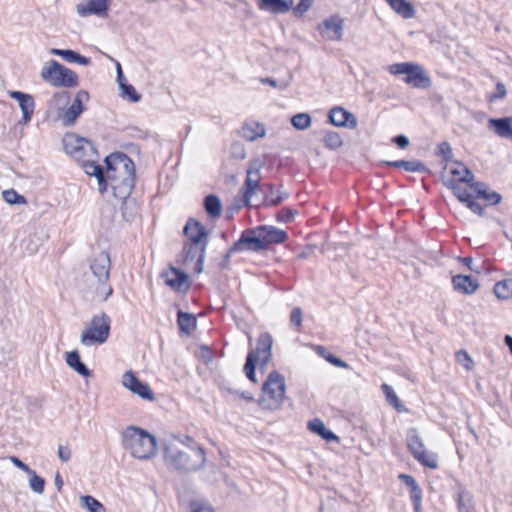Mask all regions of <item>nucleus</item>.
Instances as JSON below:
<instances>
[{
    "mask_svg": "<svg viewBox=\"0 0 512 512\" xmlns=\"http://www.w3.org/2000/svg\"><path fill=\"white\" fill-rule=\"evenodd\" d=\"M308 428L311 432L321 436L326 441H338V437L332 431L328 430L324 422L320 419L310 421Z\"/></svg>",
    "mask_w": 512,
    "mask_h": 512,
    "instance_id": "obj_34",
    "label": "nucleus"
},
{
    "mask_svg": "<svg viewBox=\"0 0 512 512\" xmlns=\"http://www.w3.org/2000/svg\"><path fill=\"white\" fill-rule=\"evenodd\" d=\"M41 77L54 87L72 88L78 84V76L56 60H50L41 69Z\"/></svg>",
    "mask_w": 512,
    "mask_h": 512,
    "instance_id": "obj_8",
    "label": "nucleus"
},
{
    "mask_svg": "<svg viewBox=\"0 0 512 512\" xmlns=\"http://www.w3.org/2000/svg\"><path fill=\"white\" fill-rule=\"evenodd\" d=\"M184 233L188 244H204L207 247L208 235L206 229L198 221L190 219L184 227Z\"/></svg>",
    "mask_w": 512,
    "mask_h": 512,
    "instance_id": "obj_16",
    "label": "nucleus"
},
{
    "mask_svg": "<svg viewBox=\"0 0 512 512\" xmlns=\"http://www.w3.org/2000/svg\"><path fill=\"white\" fill-rule=\"evenodd\" d=\"M105 185H110L115 197L126 199L135 183L133 161L123 153H113L106 157Z\"/></svg>",
    "mask_w": 512,
    "mask_h": 512,
    "instance_id": "obj_2",
    "label": "nucleus"
},
{
    "mask_svg": "<svg viewBox=\"0 0 512 512\" xmlns=\"http://www.w3.org/2000/svg\"><path fill=\"white\" fill-rule=\"evenodd\" d=\"M29 476V487L32 491L37 494H42L45 489V480L40 477L34 470L28 473Z\"/></svg>",
    "mask_w": 512,
    "mask_h": 512,
    "instance_id": "obj_42",
    "label": "nucleus"
},
{
    "mask_svg": "<svg viewBox=\"0 0 512 512\" xmlns=\"http://www.w3.org/2000/svg\"><path fill=\"white\" fill-rule=\"evenodd\" d=\"M296 211L292 209H283L278 214V220L281 222H290L294 219Z\"/></svg>",
    "mask_w": 512,
    "mask_h": 512,
    "instance_id": "obj_56",
    "label": "nucleus"
},
{
    "mask_svg": "<svg viewBox=\"0 0 512 512\" xmlns=\"http://www.w3.org/2000/svg\"><path fill=\"white\" fill-rule=\"evenodd\" d=\"M467 206L468 208L474 212L475 214H478V215H482L483 214V208L482 206L474 201L473 199H471L468 203H467Z\"/></svg>",
    "mask_w": 512,
    "mask_h": 512,
    "instance_id": "obj_63",
    "label": "nucleus"
},
{
    "mask_svg": "<svg viewBox=\"0 0 512 512\" xmlns=\"http://www.w3.org/2000/svg\"><path fill=\"white\" fill-rule=\"evenodd\" d=\"M58 457L62 462H68L72 457L71 449L66 445H58Z\"/></svg>",
    "mask_w": 512,
    "mask_h": 512,
    "instance_id": "obj_54",
    "label": "nucleus"
},
{
    "mask_svg": "<svg viewBox=\"0 0 512 512\" xmlns=\"http://www.w3.org/2000/svg\"><path fill=\"white\" fill-rule=\"evenodd\" d=\"M122 445L132 457L139 460H148L156 455L155 437L136 426H128L123 430Z\"/></svg>",
    "mask_w": 512,
    "mask_h": 512,
    "instance_id": "obj_3",
    "label": "nucleus"
},
{
    "mask_svg": "<svg viewBox=\"0 0 512 512\" xmlns=\"http://www.w3.org/2000/svg\"><path fill=\"white\" fill-rule=\"evenodd\" d=\"M314 0H300L294 8L293 13L296 17H302L312 6Z\"/></svg>",
    "mask_w": 512,
    "mask_h": 512,
    "instance_id": "obj_51",
    "label": "nucleus"
},
{
    "mask_svg": "<svg viewBox=\"0 0 512 512\" xmlns=\"http://www.w3.org/2000/svg\"><path fill=\"white\" fill-rule=\"evenodd\" d=\"M285 377L277 370L271 371L264 380L261 394L257 400L259 407L265 411H277L286 399Z\"/></svg>",
    "mask_w": 512,
    "mask_h": 512,
    "instance_id": "obj_5",
    "label": "nucleus"
},
{
    "mask_svg": "<svg viewBox=\"0 0 512 512\" xmlns=\"http://www.w3.org/2000/svg\"><path fill=\"white\" fill-rule=\"evenodd\" d=\"M49 53L52 55L60 56L62 57L66 62L68 63H77L79 65L87 66L90 64V59L80 55L79 53L73 51V50H64V49H57V48H51L49 50Z\"/></svg>",
    "mask_w": 512,
    "mask_h": 512,
    "instance_id": "obj_30",
    "label": "nucleus"
},
{
    "mask_svg": "<svg viewBox=\"0 0 512 512\" xmlns=\"http://www.w3.org/2000/svg\"><path fill=\"white\" fill-rule=\"evenodd\" d=\"M488 128L493 130L494 133L504 139L512 140V118H490L488 120Z\"/></svg>",
    "mask_w": 512,
    "mask_h": 512,
    "instance_id": "obj_22",
    "label": "nucleus"
},
{
    "mask_svg": "<svg viewBox=\"0 0 512 512\" xmlns=\"http://www.w3.org/2000/svg\"><path fill=\"white\" fill-rule=\"evenodd\" d=\"M506 95V88L504 86V84L502 83H497L496 85V93L492 96V100H495V99H503Z\"/></svg>",
    "mask_w": 512,
    "mask_h": 512,
    "instance_id": "obj_62",
    "label": "nucleus"
},
{
    "mask_svg": "<svg viewBox=\"0 0 512 512\" xmlns=\"http://www.w3.org/2000/svg\"><path fill=\"white\" fill-rule=\"evenodd\" d=\"M399 148H406L409 145V139L404 135H399L392 140Z\"/></svg>",
    "mask_w": 512,
    "mask_h": 512,
    "instance_id": "obj_61",
    "label": "nucleus"
},
{
    "mask_svg": "<svg viewBox=\"0 0 512 512\" xmlns=\"http://www.w3.org/2000/svg\"><path fill=\"white\" fill-rule=\"evenodd\" d=\"M399 479L405 482L406 485L411 487V500L413 505L416 507V494H414V491L416 490V485L413 477L406 475V474H400Z\"/></svg>",
    "mask_w": 512,
    "mask_h": 512,
    "instance_id": "obj_52",
    "label": "nucleus"
},
{
    "mask_svg": "<svg viewBox=\"0 0 512 512\" xmlns=\"http://www.w3.org/2000/svg\"><path fill=\"white\" fill-rule=\"evenodd\" d=\"M121 384L124 388L147 401H154L155 396L148 384L140 381L132 371H126L121 377Z\"/></svg>",
    "mask_w": 512,
    "mask_h": 512,
    "instance_id": "obj_15",
    "label": "nucleus"
},
{
    "mask_svg": "<svg viewBox=\"0 0 512 512\" xmlns=\"http://www.w3.org/2000/svg\"><path fill=\"white\" fill-rule=\"evenodd\" d=\"M259 231H261V237H263V243L265 248L267 249L270 244H279L283 243L287 239V233L284 230L276 228L274 226H259Z\"/></svg>",
    "mask_w": 512,
    "mask_h": 512,
    "instance_id": "obj_23",
    "label": "nucleus"
},
{
    "mask_svg": "<svg viewBox=\"0 0 512 512\" xmlns=\"http://www.w3.org/2000/svg\"><path fill=\"white\" fill-rule=\"evenodd\" d=\"M272 345L273 338L271 334L264 332L261 333L255 350H250L246 363L244 365V372L249 380L256 383L255 375V362H258L261 366H266L272 358Z\"/></svg>",
    "mask_w": 512,
    "mask_h": 512,
    "instance_id": "obj_7",
    "label": "nucleus"
},
{
    "mask_svg": "<svg viewBox=\"0 0 512 512\" xmlns=\"http://www.w3.org/2000/svg\"><path fill=\"white\" fill-rule=\"evenodd\" d=\"M110 324L108 315L104 313L95 315L82 331L81 344L89 347L105 343L110 335Z\"/></svg>",
    "mask_w": 512,
    "mask_h": 512,
    "instance_id": "obj_9",
    "label": "nucleus"
},
{
    "mask_svg": "<svg viewBox=\"0 0 512 512\" xmlns=\"http://www.w3.org/2000/svg\"><path fill=\"white\" fill-rule=\"evenodd\" d=\"M191 512H214L212 507L205 503H193Z\"/></svg>",
    "mask_w": 512,
    "mask_h": 512,
    "instance_id": "obj_59",
    "label": "nucleus"
},
{
    "mask_svg": "<svg viewBox=\"0 0 512 512\" xmlns=\"http://www.w3.org/2000/svg\"><path fill=\"white\" fill-rule=\"evenodd\" d=\"M345 19L339 13H333L318 23L316 29L325 41L339 42L343 39Z\"/></svg>",
    "mask_w": 512,
    "mask_h": 512,
    "instance_id": "obj_10",
    "label": "nucleus"
},
{
    "mask_svg": "<svg viewBox=\"0 0 512 512\" xmlns=\"http://www.w3.org/2000/svg\"><path fill=\"white\" fill-rule=\"evenodd\" d=\"M240 135L247 141H255L266 135V129L263 124L258 122L245 123L240 129Z\"/></svg>",
    "mask_w": 512,
    "mask_h": 512,
    "instance_id": "obj_28",
    "label": "nucleus"
},
{
    "mask_svg": "<svg viewBox=\"0 0 512 512\" xmlns=\"http://www.w3.org/2000/svg\"><path fill=\"white\" fill-rule=\"evenodd\" d=\"M63 146L65 152L77 161H84L86 157L95 156L96 154L90 141L73 133L64 136Z\"/></svg>",
    "mask_w": 512,
    "mask_h": 512,
    "instance_id": "obj_11",
    "label": "nucleus"
},
{
    "mask_svg": "<svg viewBox=\"0 0 512 512\" xmlns=\"http://www.w3.org/2000/svg\"><path fill=\"white\" fill-rule=\"evenodd\" d=\"M85 173L90 176H95L98 180L99 191L103 193L106 190L105 185V173L102 167L94 161V156L86 157L84 161H81Z\"/></svg>",
    "mask_w": 512,
    "mask_h": 512,
    "instance_id": "obj_27",
    "label": "nucleus"
},
{
    "mask_svg": "<svg viewBox=\"0 0 512 512\" xmlns=\"http://www.w3.org/2000/svg\"><path fill=\"white\" fill-rule=\"evenodd\" d=\"M111 260L108 252L99 251L90 259V270L92 278L89 279V287L101 300H107L113 293L109 283Z\"/></svg>",
    "mask_w": 512,
    "mask_h": 512,
    "instance_id": "obj_4",
    "label": "nucleus"
},
{
    "mask_svg": "<svg viewBox=\"0 0 512 512\" xmlns=\"http://www.w3.org/2000/svg\"><path fill=\"white\" fill-rule=\"evenodd\" d=\"M161 276L165 284L174 290L181 291L184 286H187V274L174 267L164 271Z\"/></svg>",
    "mask_w": 512,
    "mask_h": 512,
    "instance_id": "obj_21",
    "label": "nucleus"
},
{
    "mask_svg": "<svg viewBox=\"0 0 512 512\" xmlns=\"http://www.w3.org/2000/svg\"><path fill=\"white\" fill-rule=\"evenodd\" d=\"M163 458L169 467L190 472L203 466L205 452L189 437L185 440L173 438L165 442Z\"/></svg>",
    "mask_w": 512,
    "mask_h": 512,
    "instance_id": "obj_1",
    "label": "nucleus"
},
{
    "mask_svg": "<svg viewBox=\"0 0 512 512\" xmlns=\"http://www.w3.org/2000/svg\"><path fill=\"white\" fill-rule=\"evenodd\" d=\"M418 462L426 468L435 470L439 466V456L437 453L425 449L423 444L418 441Z\"/></svg>",
    "mask_w": 512,
    "mask_h": 512,
    "instance_id": "obj_29",
    "label": "nucleus"
},
{
    "mask_svg": "<svg viewBox=\"0 0 512 512\" xmlns=\"http://www.w3.org/2000/svg\"><path fill=\"white\" fill-rule=\"evenodd\" d=\"M453 288L463 294H473L479 287L476 279L468 275H455L452 277Z\"/></svg>",
    "mask_w": 512,
    "mask_h": 512,
    "instance_id": "obj_25",
    "label": "nucleus"
},
{
    "mask_svg": "<svg viewBox=\"0 0 512 512\" xmlns=\"http://www.w3.org/2000/svg\"><path fill=\"white\" fill-rule=\"evenodd\" d=\"M388 165L397 167V168H403L407 171L414 172L416 171V163L410 162V161H393V162H387Z\"/></svg>",
    "mask_w": 512,
    "mask_h": 512,
    "instance_id": "obj_53",
    "label": "nucleus"
},
{
    "mask_svg": "<svg viewBox=\"0 0 512 512\" xmlns=\"http://www.w3.org/2000/svg\"><path fill=\"white\" fill-rule=\"evenodd\" d=\"M293 6V0H258L257 7L260 10L273 14L288 12Z\"/></svg>",
    "mask_w": 512,
    "mask_h": 512,
    "instance_id": "obj_26",
    "label": "nucleus"
},
{
    "mask_svg": "<svg viewBox=\"0 0 512 512\" xmlns=\"http://www.w3.org/2000/svg\"><path fill=\"white\" fill-rule=\"evenodd\" d=\"M512 281L504 280L497 282L494 286V293L499 299H508L512 296Z\"/></svg>",
    "mask_w": 512,
    "mask_h": 512,
    "instance_id": "obj_40",
    "label": "nucleus"
},
{
    "mask_svg": "<svg viewBox=\"0 0 512 512\" xmlns=\"http://www.w3.org/2000/svg\"><path fill=\"white\" fill-rule=\"evenodd\" d=\"M10 461L20 470L24 471L25 473H29L32 469L26 465L24 462H22L19 458L15 456L10 457Z\"/></svg>",
    "mask_w": 512,
    "mask_h": 512,
    "instance_id": "obj_58",
    "label": "nucleus"
},
{
    "mask_svg": "<svg viewBox=\"0 0 512 512\" xmlns=\"http://www.w3.org/2000/svg\"><path fill=\"white\" fill-rule=\"evenodd\" d=\"M445 185L453 190L454 195L459 201L467 204L472 199L471 194L461 184L455 183V181H445Z\"/></svg>",
    "mask_w": 512,
    "mask_h": 512,
    "instance_id": "obj_39",
    "label": "nucleus"
},
{
    "mask_svg": "<svg viewBox=\"0 0 512 512\" xmlns=\"http://www.w3.org/2000/svg\"><path fill=\"white\" fill-rule=\"evenodd\" d=\"M200 358L204 363H209L212 361V352L208 347H201L200 348Z\"/></svg>",
    "mask_w": 512,
    "mask_h": 512,
    "instance_id": "obj_60",
    "label": "nucleus"
},
{
    "mask_svg": "<svg viewBox=\"0 0 512 512\" xmlns=\"http://www.w3.org/2000/svg\"><path fill=\"white\" fill-rule=\"evenodd\" d=\"M436 154L441 157L444 161H449L452 156V148L448 142H441L437 146Z\"/></svg>",
    "mask_w": 512,
    "mask_h": 512,
    "instance_id": "obj_49",
    "label": "nucleus"
},
{
    "mask_svg": "<svg viewBox=\"0 0 512 512\" xmlns=\"http://www.w3.org/2000/svg\"><path fill=\"white\" fill-rule=\"evenodd\" d=\"M451 177L445 181H455V183L470 184L474 180V175L470 169H468L463 163L453 162L447 167Z\"/></svg>",
    "mask_w": 512,
    "mask_h": 512,
    "instance_id": "obj_20",
    "label": "nucleus"
},
{
    "mask_svg": "<svg viewBox=\"0 0 512 512\" xmlns=\"http://www.w3.org/2000/svg\"><path fill=\"white\" fill-rule=\"evenodd\" d=\"M80 504L81 507L87 510L88 512H106V509L103 506V504L90 495L81 496Z\"/></svg>",
    "mask_w": 512,
    "mask_h": 512,
    "instance_id": "obj_37",
    "label": "nucleus"
},
{
    "mask_svg": "<svg viewBox=\"0 0 512 512\" xmlns=\"http://www.w3.org/2000/svg\"><path fill=\"white\" fill-rule=\"evenodd\" d=\"M314 350L318 355L324 357L329 363L333 364L334 366L341 367V368L347 367V364L343 360L335 357L334 355H332L330 353H327V351L324 347L315 346Z\"/></svg>",
    "mask_w": 512,
    "mask_h": 512,
    "instance_id": "obj_45",
    "label": "nucleus"
},
{
    "mask_svg": "<svg viewBox=\"0 0 512 512\" xmlns=\"http://www.w3.org/2000/svg\"><path fill=\"white\" fill-rule=\"evenodd\" d=\"M457 362L462 365L466 370H471L473 366V360L465 350H460L456 353Z\"/></svg>",
    "mask_w": 512,
    "mask_h": 512,
    "instance_id": "obj_50",
    "label": "nucleus"
},
{
    "mask_svg": "<svg viewBox=\"0 0 512 512\" xmlns=\"http://www.w3.org/2000/svg\"><path fill=\"white\" fill-rule=\"evenodd\" d=\"M9 96L19 103L24 123H29L35 108L34 98L30 94L20 91H9Z\"/></svg>",
    "mask_w": 512,
    "mask_h": 512,
    "instance_id": "obj_18",
    "label": "nucleus"
},
{
    "mask_svg": "<svg viewBox=\"0 0 512 512\" xmlns=\"http://www.w3.org/2000/svg\"><path fill=\"white\" fill-rule=\"evenodd\" d=\"M89 98L88 92L80 90L76 93L75 98L71 105L67 108H61V105H65L69 102L70 96L67 92H59L54 94L51 103L56 106L59 110L58 117L62 121L64 126L73 125L77 118L84 111L83 103Z\"/></svg>",
    "mask_w": 512,
    "mask_h": 512,
    "instance_id": "obj_6",
    "label": "nucleus"
},
{
    "mask_svg": "<svg viewBox=\"0 0 512 512\" xmlns=\"http://www.w3.org/2000/svg\"><path fill=\"white\" fill-rule=\"evenodd\" d=\"M236 395L248 402H253L255 399L253 395L250 392L243 391V392H236Z\"/></svg>",
    "mask_w": 512,
    "mask_h": 512,
    "instance_id": "obj_64",
    "label": "nucleus"
},
{
    "mask_svg": "<svg viewBox=\"0 0 512 512\" xmlns=\"http://www.w3.org/2000/svg\"><path fill=\"white\" fill-rule=\"evenodd\" d=\"M290 322L295 324L297 327L301 326L302 323V311L300 308L296 307L292 310L290 314Z\"/></svg>",
    "mask_w": 512,
    "mask_h": 512,
    "instance_id": "obj_57",
    "label": "nucleus"
},
{
    "mask_svg": "<svg viewBox=\"0 0 512 512\" xmlns=\"http://www.w3.org/2000/svg\"><path fill=\"white\" fill-rule=\"evenodd\" d=\"M261 168L262 163L259 160H253L249 163L243 192V201L245 205H250L252 197L255 195L259 187V182L261 180Z\"/></svg>",
    "mask_w": 512,
    "mask_h": 512,
    "instance_id": "obj_14",
    "label": "nucleus"
},
{
    "mask_svg": "<svg viewBox=\"0 0 512 512\" xmlns=\"http://www.w3.org/2000/svg\"><path fill=\"white\" fill-rule=\"evenodd\" d=\"M474 191L477 193L478 197L483 198L491 205H497L501 202L502 196L495 191H488L486 186L482 182H477L472 184Z\"/></svg>",
    "mask_w": 512,
    "mask_h": 512,
    "instance_id": "obj_33",
    "label": "nucleus"
},
{
    "mask_svg": "<svg viewBox=\"0 0 512 512\" xmlns=\"http://www.w3.org/2000/svg\"><path fill=\"white\" fill-rule=\"evenodd\" d=\"M4 201L10 205H25L27 203L26 198L23 195L17 193L14 189H7L2 192Z\"/></svg>",
    "mask_w": 512,
    "mask_h": 512,
    "instance_id": "obj_43",
    "label": "nucleus"
},
{
    "mask_svg": "<svg viewBox=\"0 0 512 512\" xmlns=\"http://www.w3.org/2000/svg\"><path fill=\"white\" fill-rule=\"evenodd\" d=\"M381 389L385 395V398L387 400V402L393 406L398 412H403L405 411V408L403 407V405L401 404V402L399 401L395 391L393 390V388L391 386H389L388 384H383L381 386Z\"/></svg>",
    "mask_w": 512,
    "mask_h": 512,
    "instance_id": "obj_38",
    "label": "nucleus"
},
{
    "mask_svg": "<svg viewBox=\"0 0 512 512\" xmlns=\"http://www.w3.org/2000/svg\"><path fill=\"white\" fill-rule=\"evenodd\" d=\"M204 206L206 212L212 218H217L220 216L222 211V205L220 199L215 195H209L205 198Z\"/></svg>",
    "mask_w": 512,
    "mask_h": 512,
    "instance_id": "obj_35",
    "label": "nucleus"
},
{
    "mask_svg": "<svg viewBox=\"0 0 512 512\" xmlns=\"http://www.w3.org/2000/svg\"><path fill=\"white\" fill-rule=\"evenodd\" d=\"M288 198V193L280 190L271 189L270 193L266 198V204L269 206H276L282 203L284 200Z\"/></svg>",
    "mask_w": 512,
    "mask_h": 512,
    "instance_id": "obj_46",
    "label": "nucleus"
},
{
    "mask_svg": "<svg viewBox=\"0 0 512 512\" xmlns=\"http://www.w3.org/2000/svg\"><path fill=\"white\" fill-rule=\"evenodd\" d=\"M205 251L206 247L204 244L186 243L182 253V263L186 269L200 274L203 271Z\"/></svg>",
    "mask_w": 512,
    "mask_h": 512,
    "instance_id": "obj_12",
    "label": "nucleus"
},
{
    "mask_svg": "<svg viewBox=\"0 0 512 512\" xmlns=\"http://www.w3.org/2000/svg\"><path fill=\"white\" fill-rule=\"evenodd\" d=\"M330 122L338 127L348 126L349 128L357 127V119L355 116L341 107H334L329 112Z\"/></svg>",
    "mask_w": 512,
    "mask_h": 512,
    "instance_id": "obj_19",
    "label": "nucleus"
},
{
    "mask_svg": "<svg viewBox=\"0 0 512 512\" xmlns=\"http://www.w3.org/2000/svg\"><path fill=\"white\" fill-rule=\"evenodd\" d=\"M110 0H84L79 3L76 7L77 13L81 17H87L89 15H106L109 7Z\"/></svg>",
    "mask_w": 512,
    "mask_h": 512,
    "instance_id": "obj_17",
    "label": "nucleus"
},
{
    "mask_svg": "<svg viewBox=\"0 0 512 512\" xmlns=\"http://www.w3.org/2000/svg\"><path fill=\"white\" fill-rule=\"evenodd\" d=\"M120 91L121 97L127 99L130 102H138L141 98L140 94L136 91V89L128 83L122 85Z\"/></svg>",
    "mask_w": 512,
    "mask_h": 512,
    "instance_id": "obj_47",
    "label": "nucleus"
},
{
    "mask_svg": "<svg viewBox=\"0 0 512 512\" xmlns=\"http://www.w3.org/2000/svg\"><path fill=\"white\" fill-rule=\"evenodd\" d=\"M312 119L307 113H298L291 118V124L297 130H306L311 126Z\"/></svg>",
    "mask_w": 512,
    "mask_h": 512,
    "instance_id": "obj_41",
    "label": "nucleus"
},
{
    "mask_svg": "<svg viewBox=\"0 0 512 512\" xmlns=\"http://www.w3.org/2000/svg\"><path fill=\"white\" fill-rule=\"evenodd\" d=\"M430 83V78L426 75L425 71L418 66V88L429 87Z\"/></svg>",
    "mask_w": 512,
    "mask_h": 512,
    "instance_id": "obj_55",
    "label": "nucleus"
},
{
    "mask_svg": "<svg viewBox=\"0 0 512 512\" xmlns=\"http://www.w3.org/2000/svg\"><path fill=\"white\" fill-rule=\"evenodd\" d=\"M457 506L459 512H474L472 495L466 490H461L457 496Z\"/></svg>",
    "mask_w": 512,
    "mask_h": 512,
    "instance_id": "obj_36",
    "label": "nucleus"
},
{
    "mask_svg": "<svg viewBox=\"0 0 512 512\" xmlns=\"http://www.w3.org/2000/svg\"><path fill=\"white\" fill-rule=\"evenodd\" d=\"M66 363L71 369L76 371L79 375L83 377L91 376V371L81 361L79 353L77 351H71L66 354Z\"/></svg>",
    "mask_w": 512,
    "mask_h": 512,
    "instance_id": "obj_31",
    "label": "nucleus"
},
{
    "mask_svg": "<svg viewBox=\"0 0 512 512\" xmlns=\"http://www.w3.org/2000/svg\"><path fill=\"white\" fill-rule=\"evenodd\" d=\"M324 143L330 149H337L342 145V139L337 132H327L324 136Z\"/></svg>",
    "mask_w": 512,
    "mask_h": 512,
    "instance_id": "obj_48",
    "label": "nucleus"
},
{
    "mask_svg": "<svg viewBox=\"0 0 512 512\" xmlns=\"http://www.w3.org/2000/svg\"><path fill=\"white\" fill-rule=\"evenodd\" d=\"M391 9L402 18L409 19L414 16V7L407 0H385Z\"/></svg>",
    "mask_w": 512,
    "mask_h": 512,
    "instance_id": "obj_32",
    "label": "nucleus"
},
{
    "mask_svg": "<svg viewBox=\"0 0 512 512\" xmlns=\"http://www.w3.org/2000/svg\"><path fill=\"white\" fill-rule=\"evenodd\" d=\"M178 325L181 331L189 333L195 325V318L191 314L179 311Z\"/></svg>",
    "mask_w": 512,
    "mask_h": 512,
    "instance_id": "obj_44",
    "label": "nucleus"
},
{
    "mask_svg": "<svg viewBox=\"0 0 512 512\" xmlns=\"http://www.w3.org/2000/svg\"><path fill=\"white\" fill-rule=\"evenodd\" d=\"M263 237H261V231L258 227L252 230H248L242 233L240 239L234 243L231 248V252H239L242 250H249L253 252L266 250Z\"/></svg>",
    "mask_w": 512,
    "mask_h": 512,
    "instance_id": "obj_13",
    "label": "nucleus"
},
{
    "mask_svg": "<svg viewBox=\"0 0 512 512\" xmlns=\"http://www.w3.org/2000/svg\"><path fill=\"white\" fill-rule=\"evenodd\" d=\"M388 71L397 76H405L403 80L408 84L416 85V65L412 63H396L388 66Z\"/></svg>",
    "mask_w": 512,
    "mask_h": 512,
    "instance_id": "obj_24",
    "label": "nucleus"
}]
</instances>
